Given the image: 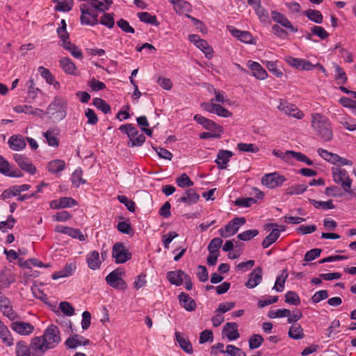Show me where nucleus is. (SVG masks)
I'll return each instance as SVG.
<instances>
[{"label":"nucleus","mask_w":356,"mask_h":356,"mask_svg":"<svg viewBox=\"0 0 356 356\" xmlns=\"http://www.w3.org/2000/svg\"><path fill=\"white\" fill-rule=\"evenodd\" d=\"M312 127L316 135L323 141H330L333 138L332 124L328 118L320 113L312 115Z\"/></svg>","instance_id":"f257e3e1"},{"label":"nucleus","mask_w":356,"mask_h":356,"mask_svg":"<svg viewBox=\"0 0 356 356\" xmlns=\"http://www.w3.org/2000/svg\"><path fill=\"white\" fill-rule=\"evenodd\" d=\"M67 102L63 97L56 96L47 107L46 115L57 122L63 120L67 115Z\"/></svg>","instance_id":"f03ea898"},{"label":"nucleus","mask_w":356,"mask_h":356,"mask_svg":"<svg viewBox=\"0 0 356 356\" xmlns=\"http://www.w3.org/2000/svg\"><path fill=\"white\" fill-rule=\"evenodd\" d=\"M332 176L333 181L336 184H340L344 192L353 193L351 189L353 181L346 170L339 167H333L332 168Z\"/></svg>","instance_id":"7ed1b4c3"},{"label":"nucleus","mask_w":356,"mask_h":356,"mask_svg":"<svg viewBox=\"0 0 356 356\" xmlns=\"http://www.w3.org/2000/svg\"><path fill=\"white\" fill-rule=\"evenodd\" d=\"M40 337L49 349L56 348L61 341L59 329L54 325L48 326Z\"/></svg>","instance_id":"20e7f679"},{"label":"nucleus","mask_w":356,"mask_h":356,"mask_svg":"<svg viewBox=\"0 0 356 356\" xmlns=\"http://www.w3.org/2000/svg\"><path fill=\"white\" fill-rule=\"evenodd\" d=\"M244 217H236L231 220L224 228L218 230L219 234L223 238L234 235L239 229V227L245 223Z\"/></svg>","instance_id":"39448f33"},{"label":"nucleus","mask_w":356,"mask_h":356,"mask_svg":"<svg viewBox=\"0 0 356 356\" xmlns=\"http://www.w3.org/2000/svg\"><path fill=\"white\" fill-rule=\"evenodd\" d=\"M124 273L120 268L111 272L105 278L106 283L111 287L124 290L127 287L126 282L122 279Z\"/></svg>","instance_id":"423d86ee"},{"label":"nucleus","mask_w":356,"mask_h":356,"mask_svg":"<svg viewBox=\"0 0 356 356\" xmlns=\"http://www.w3.org/2000/svg\"><path fill=\"white\" fill-rule=\"evenodd\" d=\"M112 257L116 264H124L131 258V253L122 243H115L112 249Z\"/></svg>","instance_id":"0eeeda50"},{"label":"nucleus","mask_w":356,"mask_h":356,"mask_svg":"<svg viewBox=\"0 0 356 356\" xmlns=\"http://www.w3.org/2000/svg\"><path fill=\"white\" fill-rule=\"evenodd\" d=\"M286 180L284 176L275 172L264 175L261 179V182L268 188H275L282 186Z\"/></svg>","instance_id":"6e6552de"},{"label":"nucleus","mask_w":356,"mask_h":356,"mask_svg":"<svg viewBox=\"0 0 356 356\" xmlns=\"http://www.w3.org/2000/svg\"><path fill=\"white\" fill-rule=\"evenodd\" d=\"M277 108L287 115L300 120L303 118L304 113L296 105L289 103L284 99H280Z\"/></svg>","instance_id":"1a4fd4ad"},{"label":"nucleus","mask_w":356,"mask_h":356,"mask_svg":"<svg viewBox=\"0 0 356 356\" xmlns=\"http://www.w3.org/2000/svg\"><path fill=\"white\" fill-rule=\"evenodd\" d=\"M202 107L205 111L211 113H215L220 117L230 118L232 116V112L229 111L227 109L222 107L220 104H215L213 102V99H211L210 102L202 104Z\"/></svg>","instance_id":"9d476101"},{"label":"nucleus","mask_w":356,"mask_h":356,"mask_svg":"<svg viewBox=\"0 0 356 356\" xmlns=\"http://www.w3.org/2000/svg\"><path fill=\"white\" fill-rule=\"evenodd\" d=\"M32 356H43L49 348L42 340L41 337H33L29 345Z\"/></svg>","instance_id":"9b49d317"},{"label":"nucleus","mask_w":356,"mask_h":356,"mask_svg":"<svg viewBox=\"0 0 356 356\" xmlns=\"http://www.w3.org/2000/svg\"><path fill=\"white\" fill-rule=\"evenodd\" d=\"M278 225L275 223H268L266 225L265 229L269 230L273 228L271 232L262 241V246L264 248H267L275 243L280 236V230L277 227Z\"/></svg>","instance_id":"f8f14e48"},{"label":"nucleus","mask_w":356,"mask_h":356,"mask_svg":"<svg viewBox=\"0 0 356 356\" xmlns=\"http://www.w3.org/2000/svg\"><path fill=\"white\" fill-rule=\"evenodd\" d=\"M11 329L20 335L28 336L34 331V326L26 322L14 321L10 325Z\"/></svg>","instance_id":"ddd939ff"},{"label":"nucleus","mask_w":356,"mask_h":356,"mask_svg":"<svg viewBox=\"0 0 356 356\" xmlns=\"http://www.w3.org/2000/svg\"><path fill=\"white\" fill-rule=\"evenodd\" d=\"M271 17L273 20L286 29H289L293 33H296L298 29L294 27L286 17L281 13L273 10L271 12Z\"/></svg>","instance_id":"4468645a"},{"label":"nucleus","mask_w":356,"mask_h":356,"mask_svg":"<svg viewBox=\"0 0 356 356\" xmlns=\"http://www.w3.org/2000/svg\"><path fill=\"white\" fill-rule=\"evenodd\" d=\"M238 324L234 322L227 323L222 329L223 337H227L229 341H234L239 338L240 334L238 332Z\"/></svg>","instance_id":"2eb2a0df"},{"label":"nucleus","mask_w":356,"mask_h":356,"mask_svg":"<svg viewBox=\"0 0 356 356\" xmlns=\"http://www.w3.org/2000/svg\"><path fill=\"white\" fill-rule=\"evenodd\" d=\"M13 111L17 113H25L33 115H36L40 118H43L46 115V112L40 108H33L29 105H17L13 108Z\"/></svg>","instance_id":"dca6fc26"},{"label":"nucleus","mask_w":356,"mask_h":356,"mask_svg":"<svg viewBox=\"0 0 356 356\" xmlns=\"http://www.w3.org/2000/svg\"><path fill=\"white\" fill-rule=\"evenodd\" d=\"M262 281V268L257 267L249 275V279L245 283V286L249 289H253L259 285Z\"/></svg>","instance_id":"f3484780"},{"label":"nucleus","mask_w":356,"mask_h":356,"mask_svg":"<svg viewBox=\"0 0 356 356\" xmlns=\"http://www.w3.org/2000/svg\"><path fill=\"white\" fill-rule=\"evenodd\" d=\"M188 278V275L181 270L169 271L167 273V279L168 281L170 282V284L176 286L181 285L184 280H186Z\"/></svg>","instance_id":"a211bd4d"},{"label":"nucleus","mask_w":356,"mask_h":356,"mask_svg":"<svg viewBox=\"0 0 356 356\" xmlns=\"http://www.w3.org/2000/svg\"><path fill=\"white\" fill-rule=\"evenodd\" d=\"M178 300L180 305L186 311L192 312L196 309L195 301L188 293L181 292L178 296Z\"/></svg>","instance_id":"6ab92c4d"},{"label":"nucleus","mask_w":356,"mask_h":356,"mask_svg":"<svg viewBox=\"0 0 356 356\" xmlns=\"http://www.w3.org/2000/svg\"><path fill=\"white\" fill-rule=\"evenodd\" d=\"M247 65L248 68L252 71V75L257 79L264 80L267 77L266 71L259 63L248 60Z\"/></svg>","instance_id":"aec40b11"},{"label":"nucleus","mask_w":356,"mask_h":356,"mask_svg":"<svg viewBox=\"0 0 356 356\" xmlns=\"http://www.w3.org/2000/svg\"><path fill=\"white\" fill-rule=\"evenodd\" d=\"M232 156V152L229 150L220 149L217 154V158L215 160V162L218 165L219 168L222 170L227 169V163Z\"/></svg>","instance_id":"412c9836"},{"label":"nucleus","mask_w":356,"mask_h":356,"mask_svg":"<svg viewBox=\"0 0 356 356\" xmlns=\"http://www.w3.org/2000/svg\"><path fill=\"white\" fill-rule=\"evenodd\" d=\"M8 144L9 147L14 151H20L26 147L24 138L21 135H13L8 139Z\"/></svg>","instance_id":"4be33fe9"},{"label":"nucleus","mask_w":356,"mask_h":356,"mask_svg":"<svg viewBox=\"0 0 356 356\" xmlns=\"http://www.w3.org/2000/svg\"><path fill=\"white\" fill-rule=\"evenodd\" d=\"M77 204V202L70 197H63L58 200H54L51 202V207L53 209L71 208Z\"/></svg>","instance_id":"5701e85b"},{"label":"nucleus","mask_w":356,"mask_h":356,"mask_svg":"<svg viewBox=\"0 0 356 356\" xmlns=\"http://www.w3.org/2000/svg\"><path fill=\"white\" fill-rule=\"evenodd\" d=\"M228 29L232 35L240 41L245 43H252L253 37L248 31H241L234 26H228Z\"/></svg>","instance_id":"b1692460"},{"label":"nucleus","mask_w":356,"mask_h":356,"mask_svg":"<svg viewBox=\"0 0 356 356\" xmlns=\"http://www.w3.org/2000/svg\"><path fill=\"white\" fill-rule=\"evenodd\" d=\"M86 262L89 268L92 270H95L100 268L102 261L99 252L93 250L88 253L86 255Z\"/></svg>","instance_id":"393cba45"},{"label":"nucleus","mask_w":356,"mask_h":356,"mask_svg":"<svg viewBox=\"0 0 356 356\" xmlns=\"http://www.w3.org/2000/svg\"><path fill=\"white\" fill-rule=\"evenodd\" d=\"M200 195L192 188L187 189L178 202L191 205L198 202Z\"/></svg>","instance_id":"a878e982"},{"label":"nucleus","mask_w":356,"mask_h":356,"mask_svg":"<svg viewBox=\"0 0 356 356\" xmlns=\"http://www.w3.org/2000/svg\"><path fill=\"white\" fill-rule=\"evenodd\" d=\"M0 339L7 346L14 344V339L8 327L0 320Z\"/></svg>","instance_id":"bb28decb"},{"label":"nucleus","mask_w":356,"mask_h":356,"mask_svg":"<svg viewBox=\"0 0 356 356\" xmlns=\"http://www.w3.org/2000/svg\"><path fill=\"white\" fill-rule=\"evenodd\" d=\"M62 41V46L67 50L72 56H74L75 58L77 59H81L83 58V54L81 51V49L76 46L75 44H72L69 39H64L61 40Z\"/></svg>","instance_id":"cd10ccee"},{"label":"nucleus","mask_w":356,"mask_h":356,"mask_svg":"<svg viewBox=\"0 0 356 356\" xmlns=\"http://www.w3.org/2000/svg\"><path fill=\"white\" fill-rule=\"evenodd\" d=\"M193 118L198 124H201L205 129L209 131H214L216 129L220 128V127H218L216 122L208 118H204V116L200 114L195 115Z\"/></svg>","instance_id":"c85d7f7f"},{"label":"nucleus","mask_w":356,"mask_h":356,"mask_svg":"<svg viewBox=\"0 0 356 356\" xmlns=\"http://www.w3.org/2000/svg\"><path fill=\"white\" fill-rule=\"evenodd\" d=\"M175 337L180 348L183 350L188 354H191L193 353L192 344L187 337H184L179 332H175Z\"/></svg>","instance_id":"c756f323"},{"label":"nucleus","mask_w":356,"mask_h":356,"mask_svg":"<svg viewBox=\"0 0 356 356\" xmlns=\"http://www.w3.org/2000/svg\"><path fill=\"white\" fill-rule=\"evenodd\" d=\"M76 270V266L72 264H67L65 267L57 272H55L51 277L53 280H58L62 277H66L72 275Z\"/></svg>","instance_id":"7c9ffc66"},{"label":"nucleus","mask_w":356,"mask_h":356,"mask_svg":"<svg viewBox=\"0 0 356 356\" xmlns=\"http://www.w3.org/2000/svg\"><path fill=\"white\" fill-rule=\"evenodd\" d=\"M48 170L52 174H57L65 168V162L62 159L51 161L47 165Z\"/></svg>","instance_id":"2f4dec72"},{"label":"nucleus","mask_w":356,"mask_h":356,"mask_svg":"<svg viewBox=\"0 0 356 356\" xmlns=\"http://www.w3.org/2000/svg\"><path fill=\"white\" fill-rule=\"evenodd\" d=\"M289 274L287 270H282L281 274L277 277L273 289L275 290L277 292H282L284 289V284Z\"/></svg>","instance_id":"473e14b6"},{"label":"nucleus","mask_w":356,"mask_h":356,"mask_svg":"<svg viewBox=\"0 0 356 356\" xmlns=\"http://www.w3.org/2000/svg\"><path fill=\"white\" fill-rule=\"evenodd\" d=\"M288 334L291 339L295 340L301 339L305 337L303 329L298 323H293L290 327Z\"/></svg>","instance_id":"72a5a7b5"},{"label":"nucleus","mask_w":356,"mask_h":356,"mask_svg":"<svg viewBox=\"0 0 356 356\" xmlns=\"http://www.w3.org/2000/svg\"><path fill=\"white\" fill-rule=\"evenodd\" d=\"M15 354L16 356H32L28 343L22 340L16 343Z\"/></svg>","instance_id":"f704fd0d"},{"label":"nucleus","mask_w":356,"mask_h":356,"mask_svg":"<svg viewBox=\"0 0 356 356\" xmlns=\"http://www.w3.org/2000/svg\"><path fill=\"white\" fill-rule=\"evenodd\" d=\"M173 8L177 14H184L189 13L192 10L191 3L185 0H177L173 6Z\"/></svg>","instance_id":"c9c22d12"},{"label":"nucleus","mask_w":356,"mask_h":356,"mask_svg":"<svg viewBox=\"0 0 356 356\" xmlns=\"http://www.w3.org/2000/svg\"><path fill=\"white\" fill-rule=\"evenodd\" d=\"M58 133L54 129H49L43 133L44 137L49 146L56 147L59 145V140L57 138Z\"/></svg>","instance_id":"e433bc0d"},{"label":"nucleus","mask_w":356,"mask_h":356,"mask_svg":"<svg viewBox=\"0 0 356 356\" xmlns=\"http://www.w3.org/2000/svg\"><path fill=\"white\" fill-rule=\"evenodd\" d=\"M60 67L67 74H74L76 70L75 64L69 58H63L60 60Z\"/></svg>","instance_id":"4c0bfd02"},{"label":"nucleus","mask_w":356,"mask_h":356,"mask_svg":"<svg viewBox=\"0 0 356 356\" xmlns=\"http://www.w3.org/2000/svg\"><path fill=\"white\" fill-rule=\"evenodd\" d=\"M138 17L140 22L149 24L152 25L158 26L159 23L157 21L156 15H152L147 12H140L137 14Z\"/></svg>","instance_id":"58836bf2"},{"label":"nucleus","mask_w":356,"mask_h":356,"mask_svg":"<svg viewBox=\"0 0 356 356\" xmlns=\"http://www.w3.org/2000/svg\"><path fill=\"white\" fill-rule=\"evenodd\" d=\"M304 15L316 24H322L323 22V15L319 10L309 9L304 12Z\"/></svg>","instance_id":"ea45409f"},{"label":"nucleus","mask_w":356,"mask_h":356,"mask_svg":"<svg viewBox=\"0 0 356 356\" xmlns=\"http://www.w3.org/2000/svg\"><path fill=\"white\" fill-rule=\"evenodd\" d=\"M307 189V185L296 184L287 188L285 190V194L287 195H300L305 193Z\"/></svg>","instance_id":"a19ab883"},{"label":"nucleus","mask_w":356,"mask_h":356,"mask_svg":"<svg viewBox=\"0 0 356 356\" xmlns=\"http://www.w3.org/2000/svg\"><path fill=\"white\" fill-rule=\"evenodd\" d=\"M92 104L97 108L101 110L105 114L110 113L111 111L110 105L101 98H94Z\"/></svg>","instance_id":"79ce46f5"},{"label":"nucleus","mask_w":356,"mask_h":356,"mask_svg":"<svg viewBox=\"0 0 356 356\" xmlns=\"http://www.w3.org/2000/svg\"><path fill=\"white\" fill-rule=\"evenodd\" d=\"M129 140L131 142V147L141 146L145 140V137L143 134H139L138 131L136 129L132 136L129 137Z\"/></svg>","instance_id":"37998d69"},{"label":"nucleus","mask_w":356,"mask_h":356,"mask_svg":"<svg viewBox=\"0 0 356 356\" xmlns=\"http://www.w3.org/2000/svg\"><path fill=\"white\" fill-rule=\"evenodd\" d=\"M309 201L316 209H322L323 210L334 209V205L333 204L332 200L327 201H318L315 200H309Z\"/></svg>","instance_id":"c03bdc74"},{"label":"nucleus","mask_w":356,"mask_h":356,"mask_svg":"<svg viewBox=\"0 0 356 356\" xmlns=\"http://www.w3.org/2000/svg\"><path fill=\"white\" fill-rule=\"evenodd\" d=\"M83 170L81 168H79L74 170L72 174L71 181L72 183L76 187H79L81 184L86 183V181L82 178Z\"/></svg>","instance_id":"a18cd8bd"},{"label":"nucleus","mask_w":356,"mask_h":356,"mask_svg":"<svg viewBox=\"0 0 356 356\" xmlns=\"http://www.w3.org/2000/svg\"><path fill=\"white\" fill-rule=\"evenodd\" d=\"M80 339H83V337L79 334H74L71 337H70L66 341H65V345L69 348L74 349L79 346H81L82 341H81Z\"/></svg>","instance_id":"49530a36"},{"label":"nucleus","mask_w":356,"mask_h":356,"mask_svg":"<svg viewBox=\"0 0 356 356\" xmlns=\"http://www.w3.org/2000/svg\"><path fill=\"white\" fill-rule=\"evenodd\" d=\"M73 6V0H63L58 2L55 6V10L59 12H69Z\"/></svg>","instance_id":"de8ad7c7"},{"label":"nucleus","mask_w":356,"mask_h":356,"mask_svg":"<svg viewBox=\"0 0 356 356\" xmlns=\"http://www.w3.org/2000/svg\"><path fill=\"white\" fill-rule=\"evenodd\" d=\"M176 183L180 188H185L193 186V182L186 173H182L176 179Z\"/></svg>","instance_id":"09e8293b"},{"label":"nucleus","mask_w":356,"mask_h":356,"mask_svg":"<svg viewBox=\"0 0 356 356\" xmlns=\"http://www.w3.org/2000/svg\"><path fill=\"white\" fill-rule=\"evenodd\" d=\"M237 148L241 152L252 153H257L259 149V147L254 144L244 143H238Z\"/></svg>","instance_id":"8fccbe9b"},{"label":"nucleus","mask_w":356,"mask_h":356,"mask_svg":"<svg viewBox=\"0 0 356 356\" xmlns=\"http://www.w3.org/2000/svg\"><path fill=\"white\" fill-rule=\"evenodd\" d=\"M26 86L28 89L29 98L35 99L38 95V92L40 91V89L35 87V82L33 79H30L26 82Z\"/></svg>","instance_id":"3c124183"},{"label":"nucleus","mask_w":356,"mask_h":356,"mask_svg":"<svg viewBox=\"0 0 356 356\" xmlns=\"http://www.w3.org/2000/svg\"><path fill=\"white\" fill-rule=\"evenodd\" d=\"M335 69V79L339 83H345L347 81V76L345 71L342 67L337 64H334Z\"/></svg>","instance_id":"603ef678"},{"label":"nucleus","mask_w":356,"mask_h":356,"mask_svg":"<svg viewBox=\"0 0 356 356\" xmlns=\"http://www.w3.org/2000/svg\"><path fill=\"white\" fill-rule=\"evenodd\" d=\"M264 341V338L261 335L258 334H252L249 339V348L250 349H256L259 348L262 342Z\"/></svg>","instance_id":"864d4df0"},{"label":"nucleus","mask_w":356,"mask_h":356,"mask_svg":"<svg viewBox=\"0 0 356 356\" xmlns=\"http://www.w3.org/2000/svg\"><path fill=\"white\" fill-rule=\"evenodd\" d=\"M285 302L293 305H298L300 303V299L296 292L289 291L285 294Z\"/></svg>","instance_id":"5fc2aeb1"},{"label":"nucleus","mask_w":356,"mask_h":356,"mask_svg":"<svg viewBox=\"0 0 356 356\" xmlns=\"http://www.w3.org/2000/svg\"><path fill=\"white\" fill-rule=\"evenodd\" d=\"M99 23L106 26L108 29H112L114 26L115 22L113 13H104L99 20Z\"/></svg>","instance_id":"6e6d98bb"},{"label":"nucleus","mask_w":356,"mask_h":356,"mask_svg":"<svg viewBox=\"0 0 356 356\" xmlns=\"http://www.w3.org/2000/svg\"><path fill=\"white\" fill-rule=\"evenodd\" d=\"M118 201L120 203L124 204V206L127 207V209L129 211H131V212H134L135 211L136 204H135V202L133 200H129L125 195H118Z\"/></svg>","instance_id":"4d7b16f0"},{"label":"nucleus","mask_w":356,"mask_h":356,"mask_svg":"<svg viewBox=\"0 0 356 356\" xmlns=\"http://www.w3.org/2000/svg\"><path fill=\"white\" fill-rule=\"evenodd\" d=\"M289 314L290 310L288 309H278L270 311L268 314V316L270 318H283L286 317Z\"/></svg>","instance_id":"13d9d810"},{"label":"nucleus","mask_w":356,"mask_h":356,"mask_svg":"<svg viewBox=\"0 0 356 356\" xmlns=\"http://www.w3.org/2000/svg\"><path fill=\"white\" fill-rule=\"evenodd\" d=\"M259 234L257 229H249L240 233L237 237L244 241H249Z\"/></svg>","instance_id":"bf43d9fd"},{"label":"nucleus","mask_w":356,"mask_h":356,"mask_svg":"<svg viewBox=\"0 0 356 356\" xmlns=\"http://www.w3.org/2000/svg\"><path fill=\"white\" fill-rule=\"evenodd\" d=\"M256 202L257 200L253 197H242L236 199L235 204L241 207H249Z\"/></svg>","instance_id":"052dcab7"},{"label":"nucleus","mask_w":356,"mask_h":356,"mask_svg":"<svg viewBox=\"0 0 356 356\" xmlns=\"http://www.w3.org/2000/svg\"><path fill=\"white\" fill-rule=\"evenodd\" d=\"M67 235L71 236L73 238H77L80 241H85L86 240L87 236L82 234L79 229L70 227L69 229Z\"/></svg>","instance_id":"680f3d73"},{"label":"nucleus","mask_w":356,"mask_h":356,"mask_svg":"<svg viewBox=\"0 0 356 356\" xmlns=\"http://www.w3.org/2000/svg\"><path fill=\"white\" fill-rule=\"evenodd\" d=\"M311 31L313 35L318 36L322 40L326 39L329 36V33L322 26H314Z\"/></svg>","instance_id":"e2e57ef3"},{"label":"nucleus","mask_w":356,"mask_h":356,"mask_svg":"<svg viewBox=\"0 0 356 356\" xmlns=\"http://www.w3.org/2000/svg\"><path fill=\"white\" fill-rule=\"evenodd\" d=\"M38 71L40 73L41 76L45 79L46 82L49 84L52 83L53 80L55 79L51 72L44 67L40 66L38 67Z\"/></svg>","instance_id":"0e129e2a"},{"label":"nucleus","mask_w":356,"mask_h":356,"mask_svg":"<svg viewBox=\"0 0 356 356\" xmlns=\"http://www.w3.org/2000/svg\"><path fill=\"white\" fill-rule=\"evenodd\" d=\"M321 249L314 248L307 251L305 254L304 260L306 261H312L315 259L318 258L321 253Z\"/></svg>","instance_id":"69168bd1"},{"label":"nucleus","mask_w":356,"mask_h":356,"mask_svg":"<svg viewBox=\"0 0 356 356\" xmlns=\"http://www.w3.org/2000/svg\"><path fill=\"white\" fill-rule=\"evenodd\" d=\"M328 297V293L327 290H320L316 291L311 298V300L313 303H318L321 300H325Z\"/></svg>","instance_id":"338daca9"},{"label":"nucleus","mask_w":356,"mask_h":356,"mask_svg":"<svg viewBox=\"0 0 356 356\" xmlns=\"http://www.w3.org/2000/svg\"><path fill=\"white\" fill-rule=\"evenodd\" d=\"M225 353L230 356H246L245 353L241 349L234 345L227 346Z\"/></svg>","instance_id":"774afa93"}]
</instances>
